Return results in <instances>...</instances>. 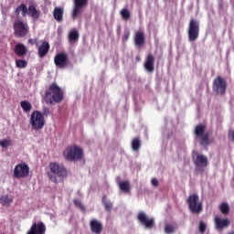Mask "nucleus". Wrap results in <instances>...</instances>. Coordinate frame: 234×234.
<instances>
[{
  "mask_svg": "<svg viewBox=\"0 0 234 234\" xmlns=\"http://www.w3.org/2000/svg\"><path fill=\"white\" fill-rule=\"evenodd\" d=\"M151 184L153 185L154 187H157L159 182L156 178H153Z\"/></svg>",
  "mask_w": 234,
  "mask_h": 234,
  "instance_id": "41",
  "label": "nucleus"
},
{
  "mask_svg": "<svg viewBox=\"0 0 234 234\" xmlns=\"http://www.w3.org/2000/svg\"><path fill=\"white\" fill-rule=\"evenodd\" d=\"M212 88L216 93L223 96L226 93L227 81L218 76L213 80Z\"/></svg>",
  "mask_w": 234,
  "mask_h": 234,
  "instance_id": "9",
  "label": "nucleus"
},
{
  "mask_svg": "<svg viewBox=\"0 0 234 234\" xmlns=\"http://www.w3.org/2000/svg\"><path fill=\"white\" fill-rule=\"evenodd\" d=\"M30 124L34 130L43 129L45 126V117L43 113L38 111H34L30 116Z\"/></svg>",
  "mask_w": 234,
  "mask_h": 234,
  "instance_id": "6",
  "label": "nucleus"
},
{
  "mask_svg": "<svg viewBox=\"0 0 234 234\" xmlns=\"http://www.w3.org/2000/svg\"><path fill=\"white\" fill-rule=\"evenodd\" d=\"M65 94L63 90L56 82L51 83L43 97L47 104L59 103L63 101Z\"/></svg>",
  "mask_w": 234,
  "mask_h": 234,
  "instance_id": "1",
  "label": "nucleus"
},
{
  "mask_svg": "<svg viewBox=\"0 0 234 234\" xmlns=\"http://www.w3.org/2000/svg\"><path fill=\"white\" fill-rule=\"evenodd\" d=\"M194 164L200 173H203L204 169L207 167L208 160L207 157L203 154H197L194 159Z\"/></svg>",
  "mask_w": 234,
  "mask_h": 234,
  "instance_id": "13",
  "label": "nucleus"
},
{
  "mask_svg": "<svg viewBox=\"0 0 234 234\" xmlns=\"http://www.w3.org/2000/svg\"><path fill=\"white\" fill-rule=\"evenodd\" d=\"M118 186L121 189V191H122V193H127L128 195H130L131 193V185L129 181H120L118 183Z\"/></svg>",
  "mask_w": 234,
  "mask_h": 234,
  "instance_id": "24",
  "label": "nucleus"
},
{
  "mask_svg": "<svg viewBox=\"0 0 234 234\" xmlns=\"http://www.w3.org/2000/svg\"><path fill=\"white\" fill-rule=\"evenodd\" d=\"M27 11H28V7L26 4H21L20 5H18L16 10H15V15L16 17L20 16V14L22 15L23 17H27Z\"/></svg>",
  "mask_w": 234,
  "mask_h": 234,
  "instance_id": "22",
  "label": "nucleus"
},
{
  "mask_svg": "<svg viewBox=\"0 0 234 234\" xmlns=\"http://www.w3.org/2000/svg\"><path fill=\"white\" fill-rule=\"evenodd\" d=\"M121 16H122V17L123 19L128 20V19L130 18V16H131V14H130V12H129L128 9L123 8V9L121 11Z\"/></svg>",
  "mask_w": 234,
  "mask_h": 234,
  "instance_id": "36",
  "label": "nucleus"
},
{
  "mask_svg": "<svg viewBox=\"0 0 234 234\" xmlns=\"http://www.w3.org/2000/svg\"><path fill=\"white\" fill-rule=\"evenodd\" d=\"M47 233V227L42 221L33 223L29 231L27 234H45Z\"/></svg>",
  "mask_w": 234,
  "mask_h": 234,
  "instance_id": "14",
  "label": "nucleus"
},
{
  "mask_svg": "<svg viewBox=\"0 0 234 234\" xmlns=\"http://www.w3.org/2000/svg\"><path fill=\"white\" fill-rule=\"evenodd\" d=\"M0 145L4 148V149H7V147H10V145H12V140H8V139H4L0 141Z\"/></svg>",
  "mask_w": 234,
  "mask_h": 234,
  "instance_id": "33",
  "label": "nucleus"
},
{
  "mask_svg": "<svg viewBox=\"0 0 234 234\" xmlns=\"http://www.w3.org/2000/svg\"><path fill=\"white\" fill-rule=\"evenodd\" d=\"M219 210L221 211V213L223 215H229V206L228 205V203H222L219 206Z\"/></svg>",
  "mask_w": 234,
  "mask_h": 234,
  "instance_id": "30",
  "label": "nucleus"
},
{
  "mask_svg": "<svg viewBox=\"0 0 234 234\" xmlns=\"http://www.w3.org/2000/svg\"><path fill=\"white\" fill-rule=\"evenodd\" d=\"M49 169L51 171V175H49V180L54 182V184H58V182H59L58 178L63 180V178H67L69 176V172L63 165H59L58 163H50Z\"/></svg>",
  "mask_w": 234,
  "mask_h": 234,
  "instance_id": "2",
  "label": "nucleus"
},
{
  "mask_svg": "<svg viewBox=\"0 0 234 234\" xmlns=\"http://www.w3.org/2000/svg\"><path fill=\"white\" fill-rule=\"evenodd\" d=\"M199 23L196 19H191L188 26V40L190 42L196 41L199 37Z\"/></svg>",
  "mask_w": 234,
  "mask_h": 234,
  "instance_id": "8",
  "label": "nucleus"
},
{
  "mask_svg": "<svg viewBox=\"0 0 234 234\" xmlns=\"http://www.w3.org/2000/svg\"><path fill=\"white\" fill-rule=\"evenodd\" d=\"M28 43L31 44V45H37V38H29L28 39Z\"/></svg>",
  "mask_w": 234,
  "mask_h": 234,
  "instance_id": "40",
  "label": "nucleus"
},
{
  "mask_svg": "<svg viewBox=\"0 0 234 234\" xmlns=\"http://www.w3.org/2000/svg\"><path fill=\"white\" fill-rule=\"evenodd\" d=\"M130 37V33L129 32H125L122 37L123 41H127L129 39Z\"/></svg>",
  "mask_w": 234,
  "mask_h": 234,
  "instance_id": "42",
  "label": "nucleus"
},
{
  "mask_svg": "<svg viewBox=\"0 0 234 234\" xmlns=\"http://www.w3.org/2000/svg\"><path fill=\"white\" fill-rule=\"evenodd\" d=\"M154 61H155L154 56L152 53H149L146 57V60L144 62V69L149 72H154Z\"/></svg>",
  "mask_w": 234,
  "mask_h": 234,
  "instance_id": "17",
  "label": "nucleus"
},
{
  "mask_svg": "<svg viewBox=\"0 0 234 234\" xmlns=\"http://www.w3.org/2000/svg\"><path fill=\"white\" fill-rule=\"evenodd\" d=\"M20 106L25 112H30L32 111V103L28 101H22Z\"/></svg>",
  "mask_w": 234,
  "mask_h": 234,
  "instance_id": "27",
  "label": "nucleus"
},
{
  "mask_svg": "<svg viewBox=\"0 0 234 234\" xmlns=\"http://www.w3.org/2000/svg\"><path fill=\"white\" fill-rule=\"evenodd\" d=\"M63 156L69 162H78L83 158V149L76 145L68 146L63 152Z\"/></svg>",
  "mask_w": 234,
  "mask_h": 234,
  "instance_id": "3",
  "label": "nucleus"
},
{
  "mask_svg": "<svg viewBox=\"0 0 234 234\" xmlns=\"http://www.w3.org/2000/svg\"><path fill=\"white\" fill-rule=\"evenodd\" d=\"M89 5V0H74V7L72 11L73 19L78 17L81 12H83V8Z\"/></svg>",
  "mask_w": 234,
  "mask_h": 234,
  "instance_id": "12",
  "label": "nucleus"
},
{
  "mask_svg": "<svg viewBox=\"0 0 234 234\" xmlns=\"http://www.w3.org/2000/svg\"><path fill=\"white\" fill-rule=\"evenodd\" d=\"M27 47L22 43L16 44L14 48L15 54L21 58L25 57L27 54Z\"/></svg>",
  "mask_w": 234,
  "mask_h": 234,
  "instance_id": "19",
  "label": "nucleus"
},
{
  "mask_svg": "<svg viewBox=\"0 0 234 234\" xmlns=\"http://www.w3.org/2000/svg\"><path fill=\"white\" fill-rule=\"evenodd\" d=\"M73 204L76 206V207H79L80 211H85V206H83V203H81L80 199H74Z\"/></svg>",
  "mask_w": 234,
  "mask_h": 234,
  "instance_id": "35",
  "label": "nucleus"
},
{
  "mask_svg": "<svg viewBox=\"0 0 234 234\" xmlns=\"http://www.w3.org/2000/svg\"><path fill=\"white\" fill-rule=\"evenodd\" d=\"M186 204L188 205L189 211L194 215H199L203 211V205L197 194L190 195L186 200Z\"/></svg>",
  "mask_w": 234,
  "mask_h": 234,
  "instance_id": "4",
  "label": "nucleus"
},
{
  "mask_svg": "<svg viewBox=\"0 0 234 234\" xmlns=\"http://www.w3.org/2000/svg\"><path fill=\"white\" fill-rule=\"evenodd\" d=\"M14 34L17 37H25L30 31L28 24L22 19H17L13 25Z\"/></svg>",
  "mask_w": 234,
  "mask_h": 234,
  "instance_id": "5",
  "label": "nucleus"
},
{
  "mask_svg": "<svg viewBox=\"0 0 234 234\" xmlns=\"http://www.w3.org/2000/svg\"><path fill=\"white\" fill-rule=\"evenodd\" d=\"M42 115H43V117H45V116L47 117L48 115H50V109L44 106L42 109Z\"/></svg>",
  "mask_w": 234,
  "mask_h": 234,
  "instance_id": "39",
  "label": "nucleus"
},
{
  "mask_svg": "<svg viewBox=\"0 0 234 234\" xmlns=\"http://www.w3.org/2000/svg\"><path fill=\"white\" fill-rule=\"evenodd\" d=\"M215 224L217 229H225V228H229L230 221L229 218H220L218 216L215 217Z\"/></svg>",
  "mask_w": 234,
  "mask_h": 234,
  "instance_id": "18",
  "label": "nucleus"
},
{
  "mask_svg": "<svg viewBox=\"0 0 234 234\" xmlns=\"http://www.w3.org/2000/svg\"><path fill=\"white\" fill-rule=\"evenodd\" d=\"M55 65L59 69H64L69 66V55L65 52L57 54L54 58Z\"/></svg>",
  "mask_w": 234,
  "mask_h": 234,
  "instance_id": "10",
  "label": "nucleus"
},
{
  "mask_svg": "<svg viewBox=\"0 0 234 234\" xmlns=\"http://www.w3.org/2000/svg\"><path fill=\"white\" fill-rule=\"evenodd\" d=\"M205 132L206 126L203 124H198L195 128V134L197 135V137H201L202 135H204Z\"/></svg>",
  "mask_w": 234,
  "mask_h": 234,
  "instance_id": "28",
  "label": "nucleus"
},
{
  "mask_svg": "<svg viewBox=\"0 0 234 234\" xmlns=\"http://www.w3.org/2000/svg\"><path fill=\"white\" fill-rule=\"evenodd\" d=\"M30 175V167L26 163L17 164L13 172V177L21 180V178H27Z\"/></svg>",
  "mask_w": 234,
  "mask_h": 234,
  "instance_id": "7",
  "label": "nucleus"
},
{
  "mask_svg": "<svg viewBox=\"0 0 234 234\" xmlns=\"http://www.w3.org/2000/svg\"><path fill=\"white\" fill-rule=\"evenodd\" d=\"M90 228L93 234H101V231H103V224L98 219H91L90 221Z\"/></svg>",
  "mask_w": 234,
  "mask_h": 234,
  "instance_id": "16",
  "label": "nucleus"
},
{
  "mask_svg": "<svg viewBox=\"0 0 234 234\" xmlns=\"http://www.w3.org/2000/svg\"><path fill=\"white\" fill-rule=\"evenodd\" d=\"M28 65V62L24 59H16V66L19 69H24L27 68Z\"/></svg>",
  "mask_w": 234,
  "mask_h": 234,
  "instance_id": "31",
  "label": "nucleus"
},
{
  "mask_svg": "<svg viewBox=\"0 0 234 234\" xmlns=\"http://www.w3.org/2000/svg\"><path fill=\"white\" fill-rule=\"evenodd\" d=\"M137 60H140V58H137Z\"/></svg>",
  "mask_w": 234,
  "mask_h": 234,
  "instance_id": "44",
  "label": "nucleus"
},
{
  "mask_svg": "<svg viewBox=\"0 0 234 234\" xmlns=\"http://www.w3.org/2000/svg\"><path fill=\"white\" fill-rule=\"evenodd\" d=\"M50 50V44L48 42L44 41L42 44L38 47V57L44 58L48 54V51Z\"/></svg>",
  "mask_w": 234,
  "mask_h": 234,
  "instance_id": "21",
  "label": "nucleus"
},
{
  "mask_svg": "<svg viewBox=\"0 0 234 234\" xmlns=\"http://www.w3.org/2000/svg\"><path fill=\"white\" fill-rule=\"evenodd\" d=\"M145 43V35L143 31H137L134 35V44L137 47H142Z\"/></svg>",
  "mask_w": 234,
  "mask_h": 234,
  "instance_id": "20",
  "label": "nucleus"
},
{
  "mask_svg": "<svg viewBox=\"0 0 234 234\" xmlns=\"http://www.w3.org/2000/svg\"><path fill=\"white\" fill-rule=\"evenodd\" d=\"M141 147V141L139 138H134L132 141V148L133 151H135L136 153H138L139 149Z\"/></svg>",
  "mask_w": 234,
  "mask_h": 234,
  "instance_id": "29",
  "label": "nucleus"
},
{
  "mask_svg": "<svg viewBox=\"0 0 234 234\" xmlns=\"http://www.w3.org/2000/svg\"><path fill=\"white\" fill-rule=\"evenodd\" d=\"M103 204L106 211H111L112 209V203H111V201L103 200Z\"/></svg>",
  "mask_w": 234,
  "mask_h": 234,
  "instance_id": "38",
  "label": "nucleus"
},
{
  "mask_svg": "<svg viewBox=\"0 0 234 234\" xmlns=\"http://www.w3.org/2000/svg\"><path fill=\"white\" fill-rule=\"evenodd\" d=\"M14 199L12 197H10L7 195L2 196L0 197V204H2L3 206H11V204H13Z\"/></svg>",
  "mask_w": 234,
  "mask_h": 234,
  "instance_id": "26",
  "label": "nucleus"
},
{
  "mask_svg": "<svg viewBox=\"0 0 234 234\" xmlns=\"http://www.w3.org/2000/svg\"><path fill=\"white\" fill-rule=\"evenodd\" d=\"M199 144L201 145H208L209 144V139H208V133H205L200 137Z\"/></svg>",
  "mask_w": 234,
  "mask_h": 234,
  "instance_id": "32",
  "label": "nucleus"
},
{
  "mask_svg": "<svg viewBox=\"0 0 234 234\" xmlns=\"http://www.w3.org/2000/svg\"><path fill=\"white\" fill-rule=\"evenodd\" d=\"M27 16L37 21L41 16V11L37 9V5L36 4H30L27 7Z\"/></svg>",
  "mask_w": 234,
  "mask_h": 234,
  "instance_id": "15",
  "label": "nucleus"
},
{
  "mask_svg": "<svg viewBox=\"0 0 234 234\" xmlns=\"http://www.w3.org/2000/svg\"><path fill=\"white\" fill-rule=\"evenodd\" d=\"M69 42L74 44L80 40V31L77 29H72L69 31L68 36Z\"/></svg>",
  "mask_w": 234,
  "mask_h": 234,
  "instance_id": "23",
  "label": "nucleus"
},
{
  "mask_svg": "<svg viewBox=\"0 0 234 234\" xmlns=\"http://www.w3.org/2000/svg\"><path fill=\"white\" fill-rule=\"evenodd\" d=\"M176 231V227L174 225L171 224H166L165 226V232L167 234H171V233H175Z\"/></svg>",
  "mask_w": 234,
  "mask_h": 234,
  "instance_id": "34",
  "label": "nucleus"
},
{
  "mask_svg": "<svg viewBox=\"0 0 234 234\" xmlns=\"http://www.w3.org/2000/svg\"><path fill=\"white\" fill-rule=\"evenodd\" d=\"M137 218L146 229H152L154 226V219L153 218H149L144 212H139Z\"/></svg>",
  "mask_w": 234,
  "mask_h": 234,
  "instance_id": "11",
  "label": "nucleus"
},
{
  "mask_svg": "<svg viewBox=\"0 0 234 234\" xmlns=\"http://www.w3.org/2000/svg\"><path fill=\"white\" fill-rule=\"evenodd\" d=\"M229 138H230L234 141V130L229 131Z\"/></svg>",
  "mask_w": 234,
  "mask_h": 234,
  "instance_id": "43",
  "label": "nucleus"
},
{
  "mask_svg": "<svg viewBox=\"0 0 234 234\" xmlns=\"http://www.w3.org/2000/svg\"><path fill=\"white\" fill-rule=\"evenodd\" d=\"M198 229H199V232L201 234H204L206 229H207V225L204 221H200L199 222V226H198Z\"/></svg>",
  "mask_w": 234,
  "mask_h": 234,
  "instance_id": "37",
  "label": "nucleus"
},
{
  "mask_svg": "<svg viewBox=\"0 0 234 234\" xmlns=\"http://www.w3.org/2000/svg\"><path fill=\"white\" fill-rule=\"evenodd\" d=\"M53 16L56 21H63V7H55L53 11Z\"/></svg>",
  "mask_w": 234,
  "mask_h": 234,
  "instance_id": "25",
  "label": "nucleus"
}]
</instances>
